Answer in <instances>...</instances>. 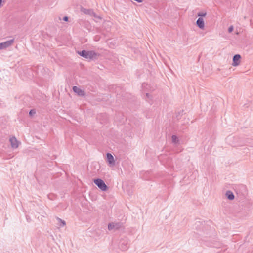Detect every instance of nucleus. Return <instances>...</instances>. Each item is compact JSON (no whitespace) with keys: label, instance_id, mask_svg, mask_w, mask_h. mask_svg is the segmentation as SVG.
<instances>
[{"label":"nucleus","instance_id":"nucleus-5","mask_svg":"<svg viewBox=\"0 0 253 253\" xmlns=\"http://www.w3.org/2000/svg\"><path fill=\"white\" fill-rule=\"evenodd\" d=\"M14 42V39H11L6 42L0 43V48L1 49L6 48L11 46Z\"/></svg>","mask_w":253,"mask_h":253},{"label":"nucleus","instance_id":"nucleus-23","mask_svg":"<svg viewBox=\"0 0 253 253\" xmlns=\"http://www.w3.org/2000/svg\"><path fill=\"white\" fill-rule=\"evenodd\" d=\"M2 0H0V7H1L2 6Z\"/></svg>","mask_w":253,"mask_h":253},{"label":"nucleus","instance_id":"nucleus-13","mask_svg":"<svg viewBox=\"0 0 253 253\" xmlns=\"http://www.w3.org/2000/svg\"><path fill=\"white\" fill-rule=\"evenodd\" d=\"M171 139L173 143L175 144L179 143V139L176 135H173L171 136Z\"/></svg>","mask_w":253,"mask_h":253},{"label":"nucleus","instance_id":"nucleus-16","mask_svg":"<svg viewBox=\"0 0 253 253\" xmlns=\"http://www.w3.org/2000/svg\"><path fill=\"white\" fill-rule=\"evenodd\" d=\"M36 113V111L34 109H31L29 112V115L30 116H33L34 114Z\"/></svg>","mask_w":253,"mask_h":253},{"label":"nucleus","instance_id":"nucleus-17","mask_svg":"<svg viewBox=\"0 0 253 253\" xmlns=\"http://www.w3.org/2000/svg\"><path fill=\"white\" fill-rule=\"evenodd\" d=\"M233 30H234V27H233V25H231V26H230L228 28V32H229V33H231V32H232L233 31Z\"/></svg>","mask_w":253,"mask_h":253},{"label":"nucleus","instance_id":"nucleus-7","mask_svg":"<svg viewBox=\"0 0 253 253\" xmlns=\"http://www.w3.org/2000/svg\"><path fill=\"white\" fill-rule=\"evenodd\" d=\"M9 141L12 148L15 149L18 147L20 142L17 141L15 137L10 138Z\"/></svg>","mask_w":253,"mask_h":253},{"label":"nucleus","instance_id":"nucleus-11","mask_svg":"<svg viewBox=\"0 0 253 253\" xmlns=\"http://www.w3.org/2000/svg\"><path fill=\"white\" fill-rule=\"evenodd\" d=\"M225 195L227 198L230 200H233L235 198L233 193L230 190L227 191Z\"/></svg>","mask_w":253,"mask_h":253},{"label":"nucleus","instance_id":"nucleus-3","mask_svg":"<svg viewBox=\"0 0 253 253\" xmlns=\"http://www.w3.org/2000/svg\"><path fill=\"white\" fill-rule=\"evenodd\" d=\"M129 240L127 237L121 238L119 242V247L122 251L126 250L128 248Z\"/></svg>","mask_w":253,"mask_h":253},{"label":"nucleus","instance_id":"nucleus-21","mask_svg":"<svg viewBox=\"0 0 253 253\" xmlns=\"http://www.w3.org/2000/svg\"><path fill=\"white\" fill-rule=\"evenodd\" d=\"M241 187V188L244 190H245L246 189V187L244 185H241L240 186Z\"/></svg>","mask_w":253,"mask_h":253},{"label":"nucleus","instance_id":"nucleus-12","mask_svg":"<svg viewBox=\"0 0 253 253\" xmlns=\"http://www.w3.org/2000/svg\"><path fill=\"white\" fill-rule=\"evenodd\" d=\"M82 11L84 13L86 14H88V15H91V14H94V11L92 9H85V8H83L82 10Z\"/></svg>","mask_w":253,"mask_h":253},{"label":"nucleus","instance_id":"nucleus-10","mask_svg":"<svg viewBox=\"0 0 253 253\" xmlns=\"http://www.w3.org/2000/svg\"><path fill=\"white\" fill-rule=\"evenodd\" d=\"M106 156L107 160L109 164L114 165L115 164V160L112 155L109 153H107Z\"/></svg>","mask_w":253,"mask_h":253},{"label":"nucleus","instance_id":"nucleus-20","mask_svg":"<svg viewBox=\"0 0 253 253\" xmlns=\"http://www.w3.org/2000/svg\"><path fill=\"white\" fill-rule=\"evenodd\" d=\"M146 86H147V84H145V83H143L142 84V87L143 88H144V87H146Z\"/></svg>","mask_w":253,"mask_h":253},{"label":"nucleus","instance_id":"nucleus-15","mask_svg":"<svg viewBox=\"0 0 253 253\" xmlns=\"http://www.w3.org/2000/svg\"><path fill=\"white\" fill-rule=\"evenodd\" d=\"M206 12H199L197 14V16L200 17H205L206 15Z\"/></svg>","mask_w":253,"mask_h":253},{"label":"nucleus","instance_id":"nucleus-6","mask_svg":"<svg viewBox=\"0 0 253 253\" xmlns=\"http://www.w3.org/2000/svg\"><path fill=\"white\" fill-rule=\"evenodd\" d=\"M241 56L239 54H236L233 57V63L232 65L233 66H237L239 65L240 63V59Z\"/></svg>","mask_w":253,"mask_h":253},{"label":"nucleus","instance_id":"nucleus-1","mask_svg":"<svg viewBox=\"0 0 253 253\" xmlns=\"http://www.w3.org/2000/svg\"><path fill=\"white\" fill-rule=\"evenodd\" d=\"M78 54L81 56L89 60L96 59L99 55V54L93 50L86 51L83 50L81 51H78Z\"/></svg>","mask_w":253,"mask_h":253},{"label":"nucleus","instance_id":"nucleus-2","mask_svg":"<svg viewBox=\"0 0 253 253\" xmlns=\"http://www.w3.org/2000/svg\"><path fill=\"white\" fill-rule=\"evenodd\" d=\"M94 183L103 191H106L108 189V187L104 181L100 178L94 179Z\"/></svg>","mask_w":253,"mask_h":253},{"label":"nucleus","instance_id":"nucleus-18","mask_svg":"<svg viewBox=\"0 0 253 253\" xmlns=\"http://www.w3.org/2000/svg\"><path fill=\"white\" fill-rule=\"evenodd\" d=\"M63 20L65 21H68V17L67 16H65L63 17Z\"/></svg>","mask_w":253,"mask_h":253},{"label":"nucleus","instance_id":"nucleus-22","mask_svg":"<svg viewBox=\"0 0 253 253\" xmlns=\"http://www.w3.org/2000/svg\"><path fill=\"white\" fill-rule=\"evenodd\" d=\"M91 16H93L94 17H97V15H96V14L94 12V14H91Z\"/></svg>","mask_w":253,"mask_h":253},{"label":"nucleus","instance_id":"nucleus-19","mask_svg":"<svg viewBox=\"0 0 253 253\" xmlns=\"http://www.w3.org/2000/svg\"><path fill=\"white\" fill-rule=\"evenodd\" d=\"M146 96L147 98H150V97H151V95L149 93H146Z\"/></svg>","mask_w":253,"mask_h":253},{"label":"nucleus","instance_id":"nucleus-4","mask_svg":"<svg viewBox=\"0 0 253 253\" xmlns=\"http://www.w3.org/2000/svg\"><path fill=\"white\" fill-rule=\"evenodd\" d=\"M123 226L122 223L118 222H111L108 224V228L109 230H118L121 228Z\"/></svg>","mask_w":253,"mask_h":253},{"label":"nucleus","instance_id":"nucleus-8","mask_svg":"<svg viewBox=\"0 0 253 253\" xmlns=\"http://www.w3.org/2000/svg\"><path fill=\"white\" fill-rule=\"evenodd\" d=\"M73 90L74 92L76 93L77 94L81 96H83L84 95L85 93L84 90L81 89L77 86H74L73 87Z\"/></svg>","mask_w":253,"mask_h":253},{"label":"nucleus","instance_id":"nucleus-14","mask_svg":"<svg viewBox=\"0 0 253 253\" xmlns=\"http://www.w3.org/2000/svg\"><path fill=\"white\" fill-rule=\"evenodd\" d=\"M57 220L60 223V226L61 227H63L66 225V222L64 220H62L60 218L57 217Z\"/></svg>","mask_w":253,"mask_h":253},{"label":"nucleus","instance_id":"nucleus-9","mask_svg":"<svg viewBox=\"0 0 253 253\" xmlns=\"http://www.w3.org/2000/svg\"><path fill=\"white\" fill-rule=\"evenodd\" d=\"M197 26L200 29H203L204 27V21L202 17H199L196 21Z\"/></svg>","mask_w":253,"mask_h":253}]
</instances>
